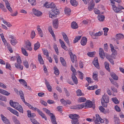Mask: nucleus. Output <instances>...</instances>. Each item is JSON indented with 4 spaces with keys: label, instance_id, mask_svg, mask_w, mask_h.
I'll list each match as a JSON object with an SVG mask.
<instances>
[{
    "label": "nucleus",
    "instance_id": "obj_1",
    "mask_svg": "<svg viewBox=\"0 0 124 124\" xmlns=\"http://www.w3.org/2000/svg\"><path fill=\"white\" fill-rule=\"evenodd\" d=\"M9 104L12 107L18 110L20 112L22 113H23V108L18 103L13 102L12 100H11L10 101Z\"/></svg>",
    "mask_w": 124,
    "mask_h": 124
},
{
    "label": "nucleus",
    "instance_id": "obj_2",
    "mask_svg": "<svg viewBox=\"0 0 124 124\" xmlns=\"http://www.w3.org/2000/svg\"><path fill=\"white\" fill-rule=\"evenodd\" d=\"M102 106L105 107H107V103L109 102V97L107 95H103L101 99Z\"/></svg>",
    "mask_w": 124,
    "mask_h": 124
},
{
    "label": "nucleus",
    "instance_id": "obj_3",
    "mask_svg": "<svg viewBox=\"0 0 124 124\" xmlns=\"http://www.w3.org/2000/svg\"><path fill=\"white\" fill-rule=\"evenodd\" d=\"M111 5L112 6L113 10L115 12L117 13H121L122 11L121 10L124 9V8L122 6L119 5L118 7H117L114 5Z\"/></svg>",
    "mask_w": 124,
    "mask_h": 124
},
{
    "label": "nucleus",
    "instance_id": "obj_4",
    "mask_svg": "<svg viewBox=\"0 0 124 124\" xmlns=\"http://www.w3.org/2000/svg\"><path fill=\"white\" fill-rule=\"evenodd\" d=\"M85 104V108L86 107L91 108L92 107L94 108H95V106L93 105L92 102L90 100H87L86 102L84 103Z\"/></svg>",
    "mask_w": 124,
    "mask_h": 124
},
{
    "label": "nucleus",
    "instance_id": "obj_5",
    "mask_svg": "<svg viewBox=\"0 0 124 124\" xmlns=\"http://www.w3.org/2000/svg\"><path fill=\"white\" fill-rule=\"evenodd\" d=\"M44 6L47 8H54L55 7V4L53 2L51 3L46 2L44 5Z\"/></svg>",
    "mask_w": 124,
    "mask_h": 124
},
{
    "label": "nucleus",
    "instance_id": "obj_6",
    "mask_svg": "<svg viewBox=\"0 0 124 124\" xmlns=\"http://www.w3.org/2000/svg\"><path fill=\"white\" fill-rule=\"evenodd\" d=\"M62 34L63 36L64 40L67 43V44L69 45L70 44L69 39L66 34L63 32H62Z\"/></svg>",
    "mask_w": 124,
    "mask_h": 124
},
{
    "label": "nucleus",
    "instance_id": "obj_7",
    "mask_svg": "<svg viewBox=\"0 0 124 124\" xmlns=\"http://www.w3.org/2000/svg\"><path fill=\"white\" fill-rule=\"evenodd\" d=\"M69 116L70 118L72 119V120H78V119L80 117L79 115L76 114H70Z\"/></svg>",
    "mask_w": 124,
    "mask_h": 124
},
{
    "label": "nucleus",
    "instance_id": "obj_8",
    "mask_svg": "<svg viewBox=\"0 0 124 124\" xmlns=\"http://www.w3.org/2000/svg\"><path fill=\"white\" fill-rule=\"evenodd\" d=\"M32 11L33 13L38 16H40L42 14L41 12L36 9L35 8H33L32 9Z\"/></svg>",
    "mask_w": 124,
    "mask_h": 124
},
{
    "label": "nucleus",
    "instance_id": "obj_9",
    "mask_svg": "<svg viewBox=\"0 0 124 124\" xmlns=\"http://www.w3.org/2000/svg\"><path fill=\"white\" fill-rule=\"evenodd\" d=\"M1 119L4 123L6 124H10L9 120L2 114L1 115Z\"/></svg>",
    "mask_w": 124,
    "mask_h": 124
},
{
    "label": "nucleus",
    "instance_id": "obj_10",
    "mask_svg": "<svg viewBox=\"0 0 124 124\" xmlns=\"http://www.w3.org/2000/svg\"><path fill=\"white\" fill-rule=\"evenodd\" d=\"M7 109L9 110L11 112L14 114L16 115L17 116H19V115L17 111L13 109L10 107H8L7 108Z\"/></svg>",
    "mask_w": 124,
    "mask_h": 124
},
{
    "label": "nucleus",
    "instance_id": "obj_11",
    "mask_svg": "<svg viewBox=\"0 0 124 124\" xmlns=\"http://www.w3.org/2000/svg\"><path fill=\"white\" fill-rule=\"evenodd\" d=\"M69 54L70 56V57L71 61L73 63L75 61L77 60V57L75 54H73L71 52L69 53Z\"/></svg>",
    "mask_w": 124,
    "mask_h": 124
},
{
    "label": "nucleus",
    "instance_id": "obj_12",
    "mask_svg": "<svg viewBox=\"0 0 124 124\" xmlns=\"http://www.w3.org/2000/svg\"><path fill=\"white\" fill-rule=\"evenodd\" d=\"M45 83L47 88L48 90L50 92L52 90V88L50 85L49 82L47 81L46 79H45Z\"/></svg>",
    "mask_w": 124,
    "mask_h": 124
},
{
    "label": "nucleus",
    "instance_id": "obj_13",
    "mask_svg": "<svg viewBox=\"0 0 124 124\" xmlns=\"http://www.w3.org/2000/svg\"><path fill=\"white\" fill-rule=\"evenodd\" d=\"M84 107H85V104L84 103H83L82 104L77 105L76 106H74L73 109H82Z\"/></svg>",
    "mask_w": 124,
    "mask_h": 124
},
{
    "label": "nucleus",
    "instance_id": "obj_14",
    "mask_svg": "<svg viewBox=\"0 0 124 124\" xmlns=\"http://www.w3.org/2000/svg\"><path fill=\"white\" fill-rule=\"evenodd\" d=\"M4 1H5L6 4V6L7 8L9 10V11H10V12H12V9L10 7L9 3L7 0H4Z\"/></svg>",
    "mask_w": 124,
    "mask_h": 124
},
{
    "label": "nucleus",
    "instance_id": "obj_15",
    "mask_svg": "<svg viewBox=\"0 0 124 124\" xmlns=\"http://www.w3.org/2000/svg\"><path fill=\"white\" fill-rule=\"evenodd\" d=\"M96 119L94 121L96 122H100L101 123H103L104 121L100 117L99 115L98 114H97L96 116Z\"/></svg>",
    "mask_w": 124,
    "mask_h": 124
},
{
    "label": "nucleus",
    "instance_id": "obj_16",
    "mask_svg": "<svg viewBox=\"0 0 124 124\" xmlns=\"http://www.w3.org/2000/svg\"><path fill=\"white\" fill-rule=\"evenodd\" d=\"M75 74H72L71 78L74 84L77 85L78 83V80L77 79Z\"/></svg>",
    "mask_w": 124,
    "mask_h": 124
},
{
    "label": "nucleus",
    "instance_id": "obj_17",
    "mask_svg": "<svg viewBox=\"0 0 124 124\" xmlns=\"http://www.w3.org/2000/svg\"><path fill=\"white\" fill-rule=\"evenodd\" d=\"M87 41V39L85 37H83L81 41V43L83 46H85L86 45Z\"/></svg>",
    "mask_w": 124,
    "mask_h": 124
},
{
    "label": "nucleus",
    "instance_id": "obj_18",
    "mask_svg": "<svg viewBox=\"0 0 124 124\" xmlns=\"http://www.w3.org/2000/svg\"><path fill=\"white\" fill-rule=\"evenodd\" d=\"M59 41L60 43L61 44L62 47L65 50H68V49L65 46L64 42L60 39H59Z\"/></svg>",
    "mask_w": 124,
    "mask_h": 124
},
{
    "label": "nucleus",
    "instance_id": "obj_19",
    "mask_svg": "<svg viewBox=\"0 0 124 124\" xmlns=\"http://www.w3.org/2000/svg\"><path fill=\"white\" fill-rule=\"evenodd\" d=\"M58 21L57 19H55L53 21V25L54 27L57 28L58 27Z\"/></svg>",
    "mask_w": 124,
    "mask_h": 124
},
{
    "label": "nucleus",
    "instance_id": "obj_20",
    "mask_svg": "<svg viewBox=\"0 0 124 124\" xmlns=\"http://www.w3.org/2000/svg\"><path fill=\"white\" fill-rule=\"evenodd\" d=\"M21 63H15V66L17 69H19L21 70H22L23 69V66L22 65Z\"/></svg>",
    "mask_w": 124,
    "mask_h": 124
},
{
    "label": "nucleus",
    "instance_id": "obj_21",
    "mask_svg": "<svg viewBox=\"0 0 124 124\" xmlns=\"http://www.w3.org/2000/svg\"><path fill=\"white\" fill-rule=\"evenodd\" d=\"M93 63L96 67V68L98 67L99 64L98 62V59L97 57L95 58L93 62Z\"/></svg>",
    "mask_w": 124,
    "mask_h": 124
},
{
    "label": "nucleus",
    "instance_id": "obj_22",
    "mask_svg": "<svg viewBox=\"0 0 124 124\" xmlns=\"http://www.w3.org/2000/svg\"><path fill=\"white\" fill-rule=\"evenodd\" d=\"M99 54L101 58L104 59L103 56H105V54L103 50L101 48H100L99 50Z\"/></svg>",
    "mask_w": 124,
    "mask_h": 124
},
{
    "label": "nucleus",
    "instance_id": "obj_23",
    "mask_svg": "<svg viewBox=\"0 0 124 124\" xmlns=\"http://www.w3.org/2000/svg\"><path fill=\"white\" fill-rule=\"evenodd\" d=\"M0 93L4 95L8 96L10 94V93L6 90L2 89H0Z\"/></svg>",
    "mask_w": 124,
    "mask_h": 124
},
{
    "label": "nucleus",
    "instance_id": "obj_24",
    "mask_svg": "<svg viewBox=\"0 0 124 124\" xmlns=\"http://www.w3.org/2000/svg\"><path fill=\"white\" fill-rule=\"evenodd\" d=\"M50 118L52 123L53 124H57L56 120V118L54 115H53L51 116Z\"/></svg>",
    "mask_w": 124,
    "mask_h": 124
},
{
    "label": "nucleus",
    "instance_id": "obj_25",
    "mask_svg": "<svg viewBox=\"0 0 124 124\" xmlns=\"http://www.w3.org/2000/svg\"><path fill=\"white\" fill-rule=\"evenodd\" d=\"M38 113L43 118H44L46 120H47V118L44 114L43 113L42 111L40 110H38Z\"/></svg>",
    "mask_w": 124,
    "mask_h": 124
},
{
    "label": "nucleus",
    "instance_id": "obj_26",
    "mask_svg": "<svg viewBox=\"0 0 124 124\" xmlns=\"http://www.w3.org/2000/svg\"><path fill=\"white\" fill-rule=\"evenodd\" d=\"M114 119L115 124H119L120 121L119 119L116 115H114Z\"/></svg>",
    "mask_w": 124,
    "mask_h": 124
},
{
    "label": "nucleus",
    "instance_id": "obj_27",
    "mask_svg": "<svg viewBox=\"0 0 124 124\" xmlns=\"http://www.w3.org/2000/svg\"><path fill=\"white\" fill-rule=\"evenodd\" d=\"M71 27L72 28L75 29L78 28V25L75 22H73L71 23Z\"/></svg>",
    "mask_w": 124,
    "mask_h": 124
},
{
    "label": "nucleus",
    "instance_id": "obj_28",
    "mask_svg": "<svg viewBox=\"0 0 124 124\" xmlns=\"http://www.w3.org/2000/svg\"><path fill=\"white\" fill-rule=\"evenodd\" d=\"M51 11L53 13L57 15L59 13V9H57V8L55 7L52 9Z\"/></svg>",
    "mask_w": 124,
    "mask_h": 124
},
{
    "label": "nucleus",
    "instance_id": "obj_29",
    "mask_svg": "<svg viewBox=\"0 0 124 124\" xmlns=\"http://www.w3.org/2000/svg\"><path fill=\"white\" fill-rule=\"evenodd\" d=\"M64 11L65 13L67 15L69 16L70 14L71 10L70 8H65Z\"/></svg>",
    "mask_w": 124,
    "mask_h": 124
},
{
    "label": "nucleus",
    "instance_id": "obj_30",
    "mask_svg": "<svg viewBox=\"0 0 124 124\" xmlns=\"http://www.w3.org/2000/svg\"><path fill=\"white\" fill-rule=\"evenodd\" d=\"M105 16L103 15H98V18L99 20L100 21L102 22L104 20Z\"/></svg>",
    "mask_w": 124,
    "mask_h": 124
},
{
    "label": "nucleus",
    "instance_id": "obj_31",
    "mask_svg": "<svg viewBox=\"0 0 124 124\" xmlns=\"http://www.w3.org/2000/svg\"><path fill=\"white\" fill-rule=\"evenodd\" d=\"M40 46V44L39 42L38 41L37 43L34 45V49L35 51L38 49Z\"/></svg>",
    "mask_w": 124,
    "mask_h": 124
},
{
    "label": "nucleus",
    "instance_id": "obj_32",
    "mask_svg": "<svg viewBox=\"0 0 124 124\" xmlns=\"http://www.w3.org/2000/svg\"><path fill=\"white\" fill-rule=\"evenodd\" d=\"M38 59L40 63L41 64H44V61L41 57V55L39 54L38 55Z\"/></svg>",
    "mask_w": 124,
    "mask_h": 124
},
{
    "label": "nucleus",
    "instance_id": "obj_33",
    "mask_svg": "<svg viewBox=\"0 0 124 124\" xmlns=\"http://www.w3.org/2000/svg\"><path fill=\"white\" fill-rule=\"evenodd\" d=\"M111 77L114 80H118V77L114 73L112 72L110 74Z\"/></svg>",
    "mask_w": 124,
    "mask_h": 124
},
{
    "label": "nucleus",
    "instance_id": "obj_34",
    "mask_svg": "<svg viewBox=\"0 0 124 124\" xmlns=\"http://www.w3.org/2000/svg\"><path fill=\"white\" fill-rule=\"evenodd\" d=\"M70 2L72 6L76 7L78 5V3L76 0H70Z\"/></svg>",
    "mask_w": 124,
    "mask_h": 124
},
{
    "label": "nucleus",
    "instance_id": "obj_35",
    "mask_svg": "<svg viewBox=\"0 0 124 124\" xmlns=\"http://www.w3.org/2000/svg\"><path fill=\"white\" fill-rule=\"evenodd\" d=\"M124 37L123 34H117L116 35V38L117 39H122Z\"/></svg>",
    "mask_w": 124,
    "mask_h": 124
},
{
    "label": "nucleus",
    "instance_id": "obj_36",
    "mask_svg": "<svg viewBox=\"0 0 124 124\" xmlns=\"http://www.w3.org/2000/svg\"><path fill=\"white\" fill-rule=\"evenodd\" d=\"M19 81L20 83L26 86H27V84L26 82L23 79H21L19 80Z\"/></svg>",
    "mask_w": 124,
    "mask_h": 124
},
{
    "label": "nucleus",
    "instance_id": "obj_37",
    "mask_svg": "<svg viewBox=\"0 0 124 124\" xmlns=\"http://www.w3.org/2000/svg\"><path fill=\"white\" fill-rule=\"evenodd\" d=\"M10 42L12 45L15 46L17 43V42L15 38L12 39H11Z\"/></svg>",
    "mask_w": 124,
    "mask_h": 124
},
{
    "label": "nucleus",
    "instance_id": "obj_38",
    "mask_svg": "<svg viewBox=\"0 0 124 124\" xmlns=\"http://www.w3.org/2000/svg\"><path fill=\"white\" fill-rule=\"evenodd\" d=\"M81 37V36H78L75 37L74 39L73 40V43H75L78 42L79 40Z\"/></svg>",
    "mask_w": 124,
    "mask_h": 124
},
{
    "label": "nucleus",
    "instance_id": "obj_39",
    "mask_svg": "<svg viewBox=\"0 0 124 124\" xmlns=\"http://www.w3.org/2000/svg\"><path fill=\"white\" fill-rule=\"evenodd\" d=\"M54 73L57 75H58L59 74V72L58 69L56 68V66H54Z\"/></svg>",
    "mask_w": 124,
    "mask_h": 124
},
{
    "label": "nucleus",
    "instance_id": "obj_40",
    "mask_svg": "<svg viewBox=\"0 0 124 124\" xmlns=\"http://www.w3.org/2000/svg\"><path fill=\"white\" fill-rule=\"evenodd\" d=\"M60 59L62 65L64 66H65L66 65V63L63 58L62 57H60Z\"/></svg>",
    "mask_w": 124,
    "mask_h": 124
},
{
    "label": "nucleus",
    "instance_id": "obj_41",
    "mask_svg": "<svg viewBox=\"0 0 124 124\" xmlns=\"http://www.w3.org/2000/svg\"><path fill=\"white\" fill-rule=\"evenodd\" d=\"M43 110L46 112L47 114L50 116L53 115V114L50 113V111L46 108H43Z\"/></svg>",
    "mask_w": 124,
    "mask_h": 124
},
{
    "label": "nucleus",
    "instance_id": "obj_42",
    "mask_svg": "<svg viewBox=\"0 0 124 124\" xmlns=\"http://www.w3.org/2000/svg\"><path fill=\"white\" fill-rule=\"evenodd\" d=\"M19 93L21 98L22 101L24 99V94L23 91L21 90H20Z\"/></svg>",
    "mask_w": 124,
    "mask_h": 124
},
{
    "label": "nucleus",
    "instance_id": "obj_43",
    "mask_svg": "<svg viewBox=\"0 0 124 124\" xmlns=\"http://www.w3.org/2000/svg\"><path fill=\"white\" fill-rule=\"evenodd\" d=\"M42 50L43 51L44 55H46V57H48L49 54L48 50L45 49H42Z\"/></svg>",
    "mask_w": 124,
    "mask_h": 124
},
{
    "label": "nucleus",
    "instance_id": "obj_44",
    "mask_svg": "<svg viewBox=\"0 0 124 124\" xmlns=\"http://www.w3.org/2000/svg\"><path fill=\"white\" fill-rule=\"evenodd\" d=\"M76 92L77 95L78 96H80L84 95V94L82 93L81 90L80 89L76 91Z\"/></svg>",
    "mask_w": 124,
    "mask_h": 124
},
{
    "label": "nucleus",
    "instance_id": "obj_45",
    "mask_svg": "<svg viewBox=\"0 0 124 124\" xmlns=\"http://www.w3.org/2000/svg\"><path fill=\"white\" fill-rule=\"evenodd\" d=\"M0 8L3 11L6 12L7 11V9L5 8L4 5L0 3Z\"/></svg>",
    "mask_w": 124,
    "mask_h": 124
},
{
    "label": "nucleus",
    "instance_id": "obj_46",
    "mask_svg": "<svg viewBox=\"0 0 124 124\" xmlns=\"http://www.w3.org/2000/svg\"><path fill=\"white\" fill-rule=\"evenodd\" d=\"M21 50L22 52L24 55L26 56L28 55V53L25 49L23 47H22L21 48Z\"/></svg>",
    "mask_w": 124,
    "mask_h": 124
},
{
    "label": "nucleus",
    "instance_id": "obj_47",
    "mask_svg": "<svg viewBox=\"0 0 124 124\" xmlns=\"http://www.w3.org/2000/svg\"><path fill=\"white\" fill-rule=\"evenodd\" d=\"M28 0L32 6H35L36 4V2L35 0Z\"/></svg>",
    "mask_w": 124,
    "mask_h": 124
},
{
    "label": "nucleus",
    "instance_id": "obj_48",
    "mask_svg": "<svg viewBox=\"0 0 124 124\" xmlns=\"http://www.w3.org/2000/svg\"><path fill=\"white\" fill-rule=\"evenodd\" d=\"M93 79L95 80H98V74L96 73L95 72L94 73V72H93Z\"/></svg>",
    "mask_w": 124,
    "mask_h": 124
},
{
    "label": "nucleus",
    "instance_id": "obj_49",
    "mask_svg": "<svg viewBox=\"0 0 124 124\" xmlns=\"http://www.w3.org/2000/svg\"><path fill=\"white\" fill-rule=\"evenodd\" d=\"M97 86L96 85L92 86H89L87 88V89L89 90H94L95 88H97Z\"/></svg>",
    "mask_w": 124,
    "mask_h": 124
},
{
    "label": "nucleus",
    "instance_id": "obj_50",
    "mask_svg": "<svg viewBox=\"0 0 124 124\" xmlns=\"http://www.w3.org/2000/svg\"><path fill=\"white\" fill-rule=\"evenodd\" d=\"M104 65L105 68L108 70L109 69V63L107 62H106L104 63Z\"/></svg>",
    "mask_w": 124,
    "mask_h": 124
},
{
    "label": "nucleus",
    "instance_id": "obj_51",
    "mask_svg": "<svg viewBox=\"0 0 124 124\" xmlns=\"http://www.w3.org/2000/svg\"><path fill=\"white\" fill-rule=\"evenodd\" d=\"M95 52H89L87 54L88 56L91 57H93L94 56Z\"/></svg>",
    "mask_w": 124,
    "mask_h": 124
},
{
    "label": "nucleus",
    "instance_id": "obj_52",
    "mask_svg": "<svg viewBox=\"0 0 124 124\" xmlns=\"http://www.w3.org/2000/svg\"><path fill=\"white\" fill-rule=\"evenodd\" d=\"M23 64L24 66L27 68H29V64L28 62L26 60L24 61L23 62Z\"/></svg>",
    "mask_w": 124,
    "mask_h": 124
},
{
    "label": "nucleus",
    "instance_id": "obj_53",
    "mask_svg": "<svg viewBox=\"0 0 124 124\" xmlns=\"http://www.w3.org/2000/svg\"><path fill=\"white\" fill-rule=\"evenodd\" d=\"M0 100L6 101L7 99L5 96H2L0 94Z\"/></svg>",
    "mask_w": 124,
    "mask_h": 124
},
{
    "label": "nucleus",
    "instance_id": "obj_54",
    "mask_svg": "<svg viewBox=\"0 0 124 124\" xmlns=\"http://www.w3.org/2000/svg\"><path fill=\"white\" fill-rule=\"evenodd\" d=\"M112 100L116 104H117L119 102V101L116 98H112Z\"/></svg>",
    "mask_w": 124,
    "mask_h": 124
},
{
    "label": "nucleus",
    "instance_id": "obj_55",
    "mask_svg": "<svg viewBox=\"0 0 124 124\" xmlns=\"http://www.w3.org/2000/svg\"><path fill=\"white\" fill-rule=\"evenodd\" d=\"M54 49L56 53L58 55L59 53L58 50L56 45L54 44Z\"/></svg>",
    "mask_w": 124,
    "mask_h": 124
},
{
    "label": "nucleus",
    "instance_id": "obj_56",
    "mask_svg": "<svg viewBox=\"0 0 124 124\" xmlns=\"http://www.w3.org/2000/svg\"><path fill=\"white\" fill-rule=\"evenodd\" d=\"M86 101V99L84 97L80 98H79L78 101L80 102H84Z\"/></svg>",
    "mask_w": 124,
    "mask_h": 124
},
{
    "label": "nucleus",
    "instance_id": "obj_57",
    "mask_svg": "<svg viewBox=\"0 0 124 124\" xmlns=\"http://www.w3.org/2000/svg\"><path fill=\"white\" fill-rule=\"evenodd\" d=\"M78 72L79 73V76L80 78L82 80L83 78V74L81 72L79 71H78Z\"/></svg>",
    "mask_w": 124,
    "mask_h": 124
},
{
    "label": "nucleus",
    "instance_id": "obj_58",
    "mask_svg": "<svg viewBox=\"0 0 124 124\" xmlns=\"http://www.w3.org/2000/svg\"><path fill=\"white\" fill-rule=\"evenodd\" d=\"M48 30L51 34H53L54 35V33L52 30V28L51 26H49L48 28Z\"/></svg>",
    "mask_w": 124,
    "mask_h": 124
},
{
    "label": "nucleus",
    "instance_id": "obj_59",
    "mask_svg": "<svg viewBox=\"0 0 124 124\" xmlns=\"http://www.w3.org/2000/svg\"><path fill=\"white\" fill-rule=\"evenodd\" d=\"M99 109L104 114H106V111L105 108L102 106H101L99 108Z\"/></svg>",
    "mask_w": 124,
    "mask_h": 124
},
{
    "label": "nucleus",
    "instance_id": "obj_60",
    "mask_svg": "<svg viewBox=\"0 0 124 124\" xmlns=\"http://www.w3.org/2000/svg\"><path fill=\"white\" fill-rule=\"evenodd\" d=\"M38 32L40 36L41 37H43V34L42 31L41 29H38Z\"/></svg>",
    "mask_w": 124,
    "mask_h": 124
},
{
    "label": "nucleus",
    "instance_id": "obj_61",
    "mask_svg": "<svg viewBox=\"0 0 124 124\" xmlns=\"http://www.w3.org/2000/svg\"><path fill=\"white\" fill-rule=\"evenodd\" d=\"M72 124H79L78 120H72L71 121Z\"/></svg>",
    "mask_w": 124,
    "mask_h": 124
},
{
    "label": "nucleus",
    "instance_id": "obj_62",
    "mask_svg": "<svg viewBox=\"0 0 124 124\" xmlns=\"http://www.w3.org/2000/svg\"><path fill=\"white\" fill-rule=\"evenodd\" d=\"M71 71L73 72V73L72 74H76V70L72 66V65L71 66Z\"/></svg>",
    "mask_w": 124,
    "mask_h": 124
},
{
    "label": "nucleus",
    "instance_id": "obj_63",
    "mask_svg": "<svg viewBox=\"0 0 124 124\" xmlns=\"http://www.w3.org/2000/svg\"><path fill=\"white\" fill-rule=\"evenodd\" d=\"M35 33L34 31H32L31 34V37L32 39L34 38L35 36Z\"/></svg>",
    "mask_w": 124,
    "mask_h": 124
},
{
    "label": "nucleus",
    "instance_id": "obj_64",
    "mask_svg": "<svg viewBox=\"0 0 124 124\" xmlns=\"http://www.w3.org/2000/svg\"><path fill=\"white\" fill-rule=\"evenodd\" d=\"M14 121L16 124H20L19 121L17 120L16 118H14Z\"/></svg>",
    "mask_w": 124,
    "mask_h": 124
}]
</instances>
